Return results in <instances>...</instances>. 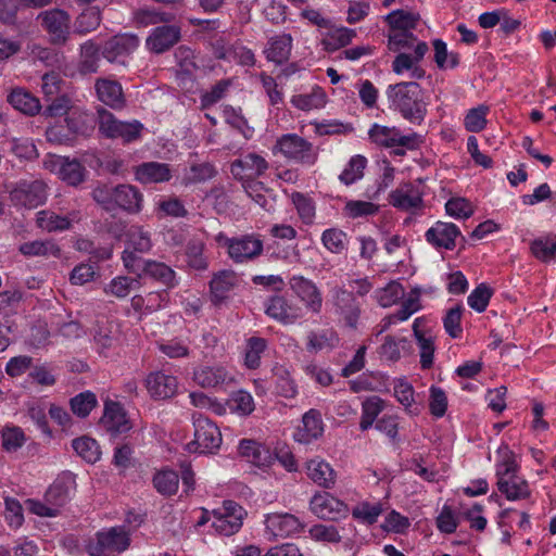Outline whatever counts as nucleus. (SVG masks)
<instances>
[{"label":"nucleus","mask_w":556,"mask_h":556,"mask_svg":"<svg viewBox=\"0 0 556 556\" xmlns=\"http://www.w3.org/2000/svg\"><path fill=\"white\" fill-rule=\"evenodd\" d=\"M389 106L414 125H421L427 115V103L420 85L415 81H404L390 85L386 91Z\"/></svg>","instance_id":"obj_1"},{"label":"nucleus","mask_w":556,"mask_h":556,"mask_svg":"<svg viewBox=\"0 0 556 556\" xmlns=\"http://www.w3.org/2000/svg\"><path fill=\"white\" fill-rule=\"evenodd\" d=\"M369 139L386 149H391L395 155H404L407 150H415L421 142V136L410 131L403 134L397 127L374 124L368 130Z\"/></svg>","instance_id":"obj_2"},{"label":"nucleus","mask_w":556,"mask_h":556,"mask_svg":"<svg viewBox=\"0 0 556 556\" xmlns=\"http://www.w3.org/2000/svg\"><path fill=\"white\" fill-rule=\"evenodd\" d=\"M194 440L186 445L189 453L212 454L219 450L223 438L215 422L201 414H193Z\"/></svg>","instance_id":"obj_3"},{"label":"nucleus","mask_w":556,"mask_h":556,"mask_svg":"<svg viewBox=\"0 0 556 556\" xmlns=\"http://www.w3.org/2000/svg\"><path fill=\"white\" fill-rule=\"evenodd\" d=\"M215 240L219 245L227 248L229 257L236 263L252 260L263 251V241L254 235L228 238L219 232Z\"/></svg>","instance_id":"obj_4"},{"label":"nucleus","mask_w":556,"mask_h":556,"mask_svg":"<svg viewBox=\"0 0 556 556\" xmlns=\"http://www.w3.org/2000/svg\"><path fill=\"white\" fill-rule=\"evenodd\" d=\"M98 115L99 130L103 136L111 139H121L123 142H131L140 137L143 128L140 122H121L104 109L99 110Z\"/></svg>","instance_id":"obj_5"},{"label":"nucleus","mask_w":556,"mask_h":556,"mask_svg":"<svg viewBox=\"0 0 556 556\" xmlns=\"http://www.w3.org/2000/svg\"><path fill=\"white\" fill-rule=\"evenodd\" d=\"M276 149L288 160L303 165H313L317 161V150L304 138L295 134L281 136L276 143Z\"/></svg>","instance_id":"obj_6"},{"label":"nucleus","mask_w":556,"mask_h":556,"mask_svg":"<svg viewBox=\"0 0 556 556\" xmlns=\"http://www.w3.org/2000/svg\"><path fill=\"white\" fill-rule=\"evenodd\" d=\"M152 248L150 233L141 227L132 226L127 232V245L123 252L122 260L129 273H139L141 263L144 261L136 253H147Z\"/></svg>","instance_id":"obj_7"},{"label":"nucleus","mask_w":556,"mask_h":556,"mask_svg":"<svg viewBox=\"0 0 556 556\" xmlns=\"http://www.w3.org/2000/svg\"><path fill=\"white\" fill-rule=\"evenodd\" d=\"M245 510L233 501L227 500L213 510L212 527L222 535H232L242 527Z\"/></svg>","instance_id":"obj_8"},{"label":"nucleus","mask_w":556,"mask_h":556,"mask_svg":"<svg viewBox=\"0 0 556 556\" xmlns=\"http://www.w3.org/2000/svg\"><path fill=\"white\" fill-rule=\"evenodd\" d=\"M43 166L71 186H77L85 179L86 169L76 159L49 154L43 161Z\"/></svg>","instance_id":"obj_9"},{"label":"nucleus","mask_w":556,"mask_h":556,"mask_svg":"<svg viewBox=\"0 0 556 556\" xmlns=\"http://www.w3.org/2000/svg\"><path fill=\"white\" fill-rule=\"evenodd\" d=\"M10 199L15 206L35 208L47 200L46 186L42 181H21L10 191Z\"/></svg>","instance_id":"obj_10"},{"label":"nucleus","mask_w":556,"mask_h":556,"mask_svg":"<svg viewBox=\"0 0 556 556\" xmlns=\"http://www.w3.org/2000/svg\"><path fill=\"white\" fill-rule=\"evenodd\" d=\"M429 48L427 42L418 41L414 46V53L400 52L392 62V71L396 75L408 73L412 79H421L426 71L419 65L420 61L427 54Z\"/></svg>","instance_id":"obj_11"},{"label":"nucleus","mask_w":556,"mask_h":556,"mask_svg":"<svg viewBox=\"0 0 556 556\" xmlns=\"http://www.w3.org/2000/svg\"><path fill=\"white\" fill-rule=\"evenodd\" d=\"M238 454L243 460L261 471H266L275 463V454L269 447L252 439L239 441Z\"/></svg>","instance_id":"obj_12"},{"label":"nucleus","mask_w":556,"mask_h":556,"mask_svg":"<svg viewBox=\"0 0 556 556\" xmlns=\"http://www.w3.org/2000/svg\"><path fill=\"white\" fill-rule=\"evenodd\" d=\"M311 510L321 519L338 520L349 514L348 505L328 492L316 493L309 502Z\"/></svg>","instance_id":"obj_13"},{"label":"nucleus","mask_w":556,"mask_h":556,"mask_svg":"<svg viewBox=\"0 0 556 556\" xmlns=\"http://www.w3.org/2000/svg\"><path fill=\"white\" fill-rule=\"evenodd\" d=\"M266 314L285 325L294 324L303 316L302 308L285 295L270 296L265 304Z\"/></svg>","instance_id":"obj_14"},{"label":"nucleus","mask_w":556,"mask_h":556,"mask_svg":"<svg viewBox=\"0 0 556 556\" xmlns=\"http://www.w3.org/2000/svg\"><path fill=\"white\" fill-rule=\"evenodd\" d=\"M139 43L140 40L135 34H118L105 42L102 54L109 62L124 63L125 59L137 50Z\"/></svg>","instance_id":"obj_15"},{"label":"nucleus","mask_w":556,"mask_h":556,"mask_svg":"<svg viewBox=\"0 0 556 556\" xmlns=\"http://www.w3.org/2000/svg\"><path fill=\"white\" fill-rule=\"evenodd\" d=\"M144 386L153 400H166L178 392V379L164 370L150 372L144 379Z\"/></svg>","instance_id":"obj_16"},{"label":"nucleus","mask_w":556,"mask_h":556,"mask_svg":"<svg viewBox=\"0 0 556 556\" xmlns=\"http://www.w3.org/2000/svg\"><path fill=\"white\" fill-rule=\"evenodd\" d=\"M100 422L113 437L126 433L132 428L124 407L119 403L110 400L104 403V412Z\"/></svg>","instance_id":"obj_17"},{"label":"nucleus","mask_w":556,"mask_h":556,"mask_svg":"<svg viewBox=\"0 0 556 556\" xmlns=\"http://www.w3.org/2000/svg\"><path fill=\"white\" fill-rule=\"evenodd\" d=\"M268 164L266 160L255 153H249L236 160L230 167L231 174L244 184L255 181L254 179L265 173Z\"/></svg>","instance_id":"obj_18"},{"label":"nucleus","mask_w":556,"mask_h":556,"mask_svg":"<svg viewBox=\"0 0 556 556\" xmlns=\"http://www.w3.org/2000/svg\"><path fill=\"white\" fill-rule=\"evenodd\" d=\"M41 25L50 35L53 42H63L70 33V15L61 9H52L38 15Z\"/></svg>","instance_id":"obj_19"},{"label":"nucleus","mask_w":556,"mask_h":556,"mask_svg":"<svg viewBox=\"0 0 556 556\" xmlns=\"http://www.w3.org/2000/svg\"><path fill=\"white\" fill-rule=\"evenodd\" d=\"M393 394L406 414L418 416L421 413L424 399L405 377L394 379Z\"/></svg>","instance_id":"obj_20"},{"label":"nucleus","mask_w":556,"mask_h":556,"mask_svg":"<svg viewBox=\"0 0 556 556\" xmlns=\"http://www.w3.org/2000/svg\"><path fill=\"white\" fill-rule=\"evenodd\" d=\"M459 236V228L445 222L434 223L425 233L426 240L438 250H453Z\"/></svg>","instance_id":"obj_21"},{"label":"nucleus","mask_w":556,"mask_h":556,"mask_svg":"<svg viewBox=\"0 0 556 556\" xmlns=\"http://www.w3.org/2000/svg\"><path fill=\"white\" fill-rule=\"evenodd\" d=\"M290 288L304 303L307 309L319 313L323 306V298L317 286L303 276H293L290 279Z\"/></svg>","instance_id":"obj_22"},{"label":"nucleus","mask_w":556,"mask_h":556,"mask_svg":"<svg viewBox=\"0 0 556 556\" xmlns=\"http://www.w3.org/2000/svg\"><path fill=\"white\" fill-rule=\"evenodd\" d=\"M267 532L274 538H287L298 534L303 525L300 519L288 513L268 514L265 519Z\"/></svg>","instance_id":"obj_23"},{"label":"nucleus","mask_w":556,"mask_h":556,"mask_svg":"<svg viewBox=\"0 0 556 556\" xmlns=\"http://www.w3.org/2000/svg\"><path fill=\"white\" fill-rule=\"evenodd\" d=\"M138 277L142 275L153 279L166 289H173L179 283L176 271L163 262L153 260H144L141 263L139 273H135Z\"/></svg>","instance_id":"obj_24"},{"label":"nucleus","mask_w":556,"mask_h":556,"mask_svg":"<svg viewBox=\"0 0 556 556\" xmlns=\"http://www.w3.org/2000/svg\"><path fill=\"white\" fill-rule=\"evenodd\" d=\"M324 432V422L320 413L316 409L306 412L301 424L296 427L293 439L302 444H309L317 440Z\"/></svg>","instance_id":"obj_25"},{"label":"nucleus","mask_w":556,"mask_h":556,"mask_svg":"<svg viewBox=\"0 0 556 556\" xmlns=\"http://www.w3.org/2000/svg\"><path fill=\"white\" fill-rule=\"evenodd\" d=\"M389 199L390 204L403 211L419 208L422 204L420 188L412 182L400 185L390 193Z\"/></svg>","instance_id":"obj_26"},{"label":"nucleus","mask_w":556,"mask_h":556,"mask_svg":"<svg viewBox=\"0 0 556 556\" xmlns=\"http://www.w3.org/2000/svg\"><path fill=\"white\" fill-rule=\"evenodd\" d=\"M75 477L70 472H64L49 486L45 494V500L59 509L70 501L75 492Z\"/></svg>","instance_id":"obj_27"},{"label":"nucleus","mask_w":556,"mask_h":556,"mask_svg":"<svg viewBox=\"0 0 556 556\" xmlns=\"http://www.w3.org/2000/svg\"><path fill=\"white\" fill-rule=\"evenodd\" d=\"M180 38V28L174 25L159 26L152 29L147 38V48L155 53H162L173 47Z\"/></svg>","instance_id":"obj_28"},{"label":"nucleus","mask_w":556,"mask_h":556,"mask_svg":"<svg viewBox=\"0 0 556 556\" xmlns=\"http://www.w3.org/2000/svg\"><path fill=\"white\" fill-rule=\"evenodd\" d=\"M515 518H519L518 528L525 532L531 530L530 516L525 511H518L514 508L503 509L497 517V526L502 531V543L509 545L511 539V529Z\"/></svg>","instance_id":"obj_29"},{"label":"nucleus","mask_w":556,"mask_h":556,"mask_svg":"<svg viewBox=\"0 0 556 556\" xmlns=\"http://www.w3.org/2000/svg\"><path fill=\"white\" fill-rule=\"evenodd\" d=\"M135 178L140 184H161L172 178L168 164L160 162H144L135 168Z\"/></svg>","instance_id":"obj_30"},{"label":"nucleus","mask_w":556,"mask_h":556,"mask_svg":"<svg viewBox=\"0 0 556 556\" xmlns=\"http://www.w3.org/2000/svg\"><path fill=\"white\" fill-rule=\"evenodd\" d=\"M98 99L112 109H122L125 104L122 86L112 79L99 78L94 84Z\"/></svg>","instance_id":"obj_31"},{"label":"nucleus","mask_w":556,"mask_h":556,"mask_svg":"<svg viewBox=\"0 0 556 556\" xmlns=\"http://www.w3.org/2000/svg\"><path fill=\"white\" fill-rule=\"evenodd\" d=\"M169 301L167 290L149 292L146 295H135L130 304L134 311L141 315L152 314L164 308Z\"/></svg>","instance_id":"obj_32"},{"label":"nucleus","mask_w":556,"mask_h":556,"mask_svg":"<svg viewBox=\"0 0 556 556\" xmlns=\"http://www.w3.org/2000/svg\"><path fill=\"white\" fill-rule=\"evenodd\" d=\"M193 380L202 388H216L230 383L232 378L223 366H203L194 370Z\"/></svg>","instance_id":"obj_33"},{"label":"nucleus","mask_w":556,"mask_h":556,"mask_svg":"<svg viewBox=\"0 0 556 556\" xmlns=\"http://www.w3.org/2000/svg\"><path fill=\"white\" fill-rule=\"evenodd\" d=\"M77 220L78 214L75 212L62 216L52 211H40L36 215L37 226L48 232L67 230L71 228L72 224Z\"/></svg>","instance_id":"obj_34"},{"label":"nucleus","mask_w":556,"mask_h":556,"mask_svg":"<svg viewBox=\"0 0 556 556\" xmlns=\"http://www.w3.org/2000/svg\"><path fill=\"white\" fill-rule=\"evenodd\" d=\"M496 484L498 491L504 494L508 501H521L531 496L529 482L519 473L508 478H502Z\"/></svg>","instance_id":"obj_35"},{"label":"nucleus","mask_w":556,"mask_h":556,"mask_svg":"<svg viewBox=\"0 0 556 556\" xmlns=\"http://www.w3.org/2000/svg\"><path fill=\"white\" fill-rule=\"evenodd\" d=\"M520 458L507 444L497 448V460L495 464V476L497 481L519 473Z\"/></svg>","instance_id":"obj_36"},{"label":"nucleus","mask_w":556,"mask_h":556,"mask_svg":"<svg viewBox=\"0 0 556 556\" xmlns=\"http://www.w3.org/2000/svg\"><path fill=\"white\" fill-rule=\"evenodd\" d=\"M238 281V276L233 270L225 269L215 274L210 282L213 302L219 303L225 300Z\"/></svg>","instance_id":"obj_37"},{"label":"nucleus","mask_w":556,"mask_h":556,"mask_svg":"<svg viewBox=\"0 0 556 556\" xmlns=\"http://www.w3.org/2000/svg\"><path fill=\"white\" fill-rule=\"evenodd\" d=\"M142 194L130 185L115 187L114 208L119 207L129 213H137L141 210Z\"/></svg>","instance_id":"obj_38"},{"label":"nucleus","mask_w":556,"mask_h":556,"mask_svg":"<svg viewBox=\"0 0 556 556\" xmlns=\"http://www.w3.org/2000/svg\"><path fill=\"white\" fill-rule=\"evenodd\" d=\"M8 102L17 111L26 115L39 113L41 105L39 99L24 88L16 87L8 94Z\"/></svg>","instance_id":"obj_39"},{"label":"nucleus","mask_w":556,"mask_h":556,"mask_svg":"<svg viewBox=\"0 0 556 556\" xmlns=\"http://www.w3.org/2000/svg\"><path fill=\"white\" fill-rule=\"evenodd\" d=\"M292 37L289 34H280L268 40L265 54L268 61L281 64L288 60L292 49Z\"/></svg>","instance_id":"obj_40"},{"label":"nucleus","mask_w":556,"mask_h":556,"mask_svg":"<svg viewBox=\"0 0 556 556\" xmlns=\"http://www.w3.org/2000/svg\"><path fill=\"white\" fill-rule=\"evenodd\" d=\"M339 344V337L333 329L326 328L307 334L306 349L311 353L330 351Z\"/></svg>","instance_id":"obj_41"},{"label":"nucleus","mask_w":556,"mask_h":556,"mask_svg":"<svg viewBox=\"0 0 556 556\" xmlns=\"http://www.w3.org/2000/svg\"><path fill=\"white\" fill-rule=\"evenodd\" d=\"M324 34L321 45L328 52H333L348 46L355 36V30L348 27H332L329 25Z\"/></svg>","instance_id":"obj_42"},{"label":"nucleus","mask_w":556,"mask_h":556,"mask_svg":"<svg viewBox=\"0 0 556 556\" xmlns=\"http://www.w3.org/2000/svg\"><path fill=\"white\" fill-rule=\"evenodd\" d=\"M307 476L318 485L331 488L334 484V470L323 459H311L306 465Z\"/></svg>","instance_id":"obj_43"},{"label":"nucleus","mask_w":556,"mask_h":556,"mask_svg":"<svg viewBox=\"0 0 556 556\" xmlns=\"http://www.w3.org/2000/svg\"><path fill=\"white\" fill-rule=\"evenodd\" d=\"M327 103V94L320 87H314L307 93L294 94L291 104L301 111L323 109Z\"/></svg>","instance_id":"obj_44"},{"label":"nucleus","mask_w":556,"mask_h":556,"mask_svg":"<svg viewBox=\"0 0 556 556\" xmlns=\"http://www.w3.org/2000/svg\"><path fill=\"white\" fill-rule=\"evenodd\" d=\"M531 253L541 262L556 261V233H547L535 238L530 245Z\"/></svg>","instance_id":"obj_45"},{"label":"nucleus","mask_w":556,"mask_h":556,"mask_svg":"<svg viewBox=\"0 0 556 556\" xmlns=\"http://www.w3.org/2000/svg\"><path fill=\"white\" fill-rule=\"evenodd\" d=\"M421 318H416L413 323L414 336L417 340L420 355V366L422 369H428L432 366L434 359V342L431 337H426L420 330L419 325Z\"/></svg>","instance_id":"obj_46"},{"label":"nucleus","mask_w":556,"mask_h":556,"mask_svg":"<svg viewBox=\"0 0 556 556\" xmlns=\"http://www.w3.org/2000/svg\"><path fill=\"white\" fill-rule=\"evenodd\" d=\"M384 20L389 25V31H413L419 21V14L394 10L387 14Z\"/></svg>","instance_id":"obj_47"},{"label":"nucleus","mask_w":556,"mask_h":556,"mask_svg":"<svg viewBox=\"0 0 556 556\" xmlns=\"http://www.w3.org/2000/svg\"><path fill=\"white\" fill-rule=\"evenodd\" d=\"M407 348L408 341L405 338L386 336L377 352L381 359L395 363L402 357V353L405 352Z\"/></svg>","instance_id":"obj_48"},{"label":"nucleus","mask_w":556,"mask_h":556,"mask_svg":"<svg viewBox=\"0 0 556 556\" xmlns=\"http://www.w3.org/2000/svg\"><path fill=\"white\" fill-rule=\"evenodd\" d=\"M433 59L440 70H453L459 65L458 52L450 51L442 39L432 40Z\"/></svg>","instance_id":"obj_49"},{"label":"nucleus","mask_w":556,"mask_h":556,"mask_svg":"<svg viewBox=\"0 0 556 556\" xmlns=\"http://www.w3.org/2000/svg\"><path fill=\"white\" fill-rule=\"evenodd\" d=\"M20 252L25 256L59 257L61 250L53 240H35L20 245Z\"/></svg>","instance_id":"obj_50"},{"label":"nucleus","mask_w":556,"mask_h":556,"mask_svg":"<svg viewBox=\"0 0 556 556\" xmlns=\"http://www.w3.org/2000/svg\"><path fill=\"white\" fill-rule=\"evenodd\" d=\"M140 277L116 276L104 286V293L115 298L124 299L130 292L140 287Z\"/></svg>","instance_id":"obj_51"},{"label":"nucleus","mask_w":556,"mask_h":556,"mask_svg":"<svg viewBox=\"0 0 556 556\" xmlns=\"http://www.w3.org/2000/svg\"><path fill=\"white\" fill-rule=\"evenodd\" d=\"M384 408V401L379 396H369L362 403V416L359 421L361 430L365 431L372 427L377 417Z\"/></svg>","instance_id":"obj_52"},{"label":"nucleus","mask_w":556,"mask_h":556,"mask_svg":"<svg viewBox=\"0 0 556 556\" xmlns=\"http://www.w3.org/2000/svg\"><path fill=\"white\" fill-rule=\"evenodd\" d=\"M106 542V547L114 553H121L128 548L130 539L125 527H112L100 531Z\"/></svg>","instance_id":"obj_53"},{"label":"nucleus","mask_w":556,"mask_h":556,"mask_svg":"<svg viewBox=\"0 0 556 556\" xmlns=\"http://www.w3.org/2000/svg\"><path fill=\"white\" fill-rule=\"evenodd\" d=\"M229 413L238 416H249L255 409V403L250 392L238 390L232 392L228 399Z\"/></svg>","instance_id":"obj_54"},{"label":"nucleus","mask_w":556,"mask_h":556,"mask_svg":"<svg viewBox=\"0 0 556 556\" xmlns=\"http://www.w3.org/2000/svg\"><path fill=\"white\" fill-rule=\"evenodd\" d=\"M72 446L76 454L89 464H94L101 457V450L98 442L89 437L75 439Z\"/></svg>","instance_id":"obj_55"},{"label":"nucleus","mask_w":556,"mask_h":556,"mask_svg":"<svg viewBox=\"0 0 556 556\" xmlns=\"http://www.w3.org/2000/svg\"><path fill=\"white\" fill-rule=\"evenodd\" d=\"M267 348L265 339L251 337L247 340L244 351V366L249 369H256L261 365V356Z\"/></svg>","instance_id":"obj_56"},{"label":"nucleus","mask_w":556,"mask_h":556,"mask_svg":"<svg viewBox=\"0 0 556 556\" xmlns=\"http://www.w3.org/2000/svg\"><path fill=\"white\" fill-rule=\"evenodd\" d=\"M153 484L159 493L163 495H173L179 486V476L170 469L157 471L153 478Z\"/></svg>","instance_id":"obj_57"},{"label":"nucleus","mask_w":556,"mask_h":556,"mask_svg":"<svg viewBox=\"0 0 556 556\" xmlns=\"http://www.w3.org/2000/svg\"><path fill=\"white\" fill-rule=\"evenodd\" d=\"M367 165L365 156L356 154L352 156L340 174V181L346 186H350L359 180L364 175V169Z\"/></svg>","instance_id":"obj_58"},{"label":"nucleus","mask_w":556,"mask_h":556,"mask_svg":"<svg viewBox=\"0 0 556 556\" xmlns=\"http://www.w3.org/2000/svg\"><path fill=\"white\" fill-rule=\"evenodd\" d=\"M101 23V11L98 7L85 9L76 18L74 27L79 34L94 30Z\"/></svg>","instance_id":"obj_59"},{"label":"nucleus","mask_w":556,"mask_h":556,"mask_svg":"<svg viewBox=\"0 0 556 556\" xmlns=\"http://www.w3.org/2000/svg\"><path fill=\"white\" fill-rule=\"evenodd\" d=\"M99 49L92 41H87L80 49L78 70L81 74L96 73L99 67Z\"/></svg>","instance_id":"obj_60"},{"label":"nucleus","mask_w":556,"mask_h":556,"mask_svg":"<svg viewBox=\"0 0 556 556\" xmlns=\"http://www.w3.org/2000/svg\"><path fill=\"white\" fill-rule=\"evenodd\" d=\"M291 200L294 207L296 208L300 219L304 224L311 225L314 222L316 214L314 201L309 197L300 192H293L291 194Z\"/></svg>","instance_id":"obj_61"},{"label":"nucleus","mask_w":556,"mask_h":556,"mask_svg":"<svg viewBox=\"0 0 556 556\" xmlns=\"http://www.w3.org/2000/svg\"><path fill=\"white\" fill-rule=\"evenodd\" d=\"M71 409L79 418L87 417L97 406L98 400L93 392L85 391L71 399Z\"/></svg>","instance_id":"obj_62"},{"label":"nucleus","mask_w":556,"mask_h":556,"mask_svg":"<svg viewBox=\"0 0 556 556\" xmlns=\"http://www.w3.org/2000/svg\"><path fill=\"white\" fill-rule=\"evenodd\" d=\"M489 106L486 105H478L477 108L470 109L465 117H464V126L466 130L470 132H480L482 131L488 124Z\"/></svg>","instance_id":"obj_63"},{"label":"nucleus","mask_w":556,"mask_h":556,"mask_svg":"<svg viewBox=\"0 0 556 556\" xmlns=\"http://www.w3.org/2000/svg\"><path fill=\"white\" fill-rule=\"evenodd\" d=\"M346 233L339 228H328L321 235L323 245L334 254L346 250Z\"/></svg>","instance_id":"obj_64"}]
</instances>
